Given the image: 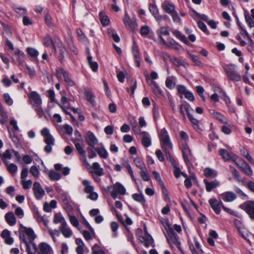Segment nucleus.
Returning <instances> with one entry per match:
<instances>
[{"label":"nucleus","instance_id":"f257e3e1","mask_svg":"<svg viewBox=\"0 0 254 254\" xmlns=\"http://www.w3.org/2000/svg\"><path fill=\"white\" fill-rule=\"evenodd\" d=\"M159 136L161 142L162 148L165 152L166 156L174 167V175L177 178H178L180 177L182 172L171 155V150H172L173 146L171 142L168 132L165 128L160 130Z\"/></svg>","mask_w":254,"mask_h":254},{"label":"nucleus","instance_id":"f03ea898","mask_svg":"<svg viewBox=\"0 0 254 254\" xmlns=\"http://www.w3.org/2000/svg\"><path fill=\"white\" fill-rule=\"evenodd\" d=\"M28 98L37 114L42 118L44 115V112L41 107L42 100L40 95L36 91H32L28 95Z\"/></svg>","mask_w":254,"mask_h":254},{"label":"nucleus","instance_id":"7ed1b4c3","mask_svg":"<svg viewBox=\"0 0 254 254\" xmlns=\"http://www.w3.org/2000/svg\"><path fill=\"white\" fill-rule=\"evenodd\" d=\"M19 232V238L20 240L23 242V238L25 239L33 246L34 250L37 249L35 244L34 243V241L36 238L33 230L30 227H26L24 226L22 224L20 225Z\"/></svg>","mask_w":254,"mask_h":254},{"label":"nucleus","instance_id":"20e7f679","mask_svg":"<svg viewBox=\"0 0 254 254\" xmlns=\"http://www.w3.org/2000/svg\"><path fill=\"white\" fill-rule=\"evenodd\" d=\"M180 112L183 118L185 120L186 119L185 114L183 111V109H185L187 114L188 115V117L192 124L194 128L198 132H199L201 130V128L199 126V121L194 118L191 114V112L193 111V109L191 108L190 105L187 102H185L180 106Z\"/></svg>","mask_w":254,"mask_h":254},{"label":"nucleus","instance_id":"39448f33","mask_svg":"<svg viewBox=\"0 0 254 254\" xmlns=\"http://www.w3.org/2000/svg\"><path fill=\"white\" fill-rule=\"evenodd\" d=\"M41 134L44 137V141L46 144L44 150L45 152L49 153L52 152L53 146L55 145V138L51 134L50 129L44 127L41 130Z\"/></svg>","mask_w":254,"mask_h":254},{"label":"nucleus","instance_id":"423d86ee","mask_svg":"<svg viewBox=\"0 0 254 254\" xmlns=\"http://www.w3.org/2000/svg\"><path fill=\"white\" fill-rule=\"evenodd\" d=\"M82 184L84 186V191L88 194L87 198L92 200H96L98 198L97 192L94 191V187L91 185V182L87 180H84Z\"/></svg>","mask_w":254,"mask_h":254},{"label":"nucleus","instance_id":"0eeeda50","mask_svg":"<svg viewBox=\"0 0 254 254\" xmlns=\"http://www.w3.org/2000/svg\"><path fill=\"white\" fill-rule=\"evenodd\" d=\"M168 237H167V241L171 248H173V246H176L178 249L182 251L181 247V243L179 241L177 235L174 232L172 228H169L167 231Z\"/></svg>","mask_w":254,"mask_h":254},{"label":"nucleus","instance_id":"6e6552de","mask_svg":"<svg viewBox=\"0 0 254 254\" xmlns=\"http://www.w3.org/2000/svg\"><path fill=\"white\" fill-rule=\"evenodd\" d=\"M56 75L59 80L64 77L67 87L76 85L75 82L69 77L67 72L64 68H58L56 71Z\"/></svg>","mask_w":254,"mask_h":254},{"label":"nucleus","instance_id":"1a4fd4ad","mask_svg":"<svg viewBox=\"0 0 254 254\" xmlns=\"http://www.w3.org/2000/svg\"><path fill=\"white\" fill-rule=\"evenodd\" d=\"M72 141L74 144L78 153L81 156L80 159L83 164L85 165L86 167H90V165L88 162L86 158V151L84 150L82 145L80 144L79 142L80 141H74L73 140H72Z\"/></svg>","mask_w":254,"mask_h":254},{"label":"nucleus","instance_id":"9d476101","mask_svg":"<svg viewBox=\"0 0 254 254\" xmlns=\"http://www.w3.org/2000/svg\"><path fill=\"white\" fill-rule=\"evenodd\" d=\"M240 207L249 215L251 219L254 220V201H247L242 203Z\"/></svg>","mask_w":254,"mask_h":254},{"label":"nucleus","instance_id":"9b49d317","mask_svg":"<svg viewBox=\"0 0 254 254\" xmlns=\"http://www.w3.org/2000/svg\"><path fill=\"white\" fill-rule=\"evenodd\" d=\"M228 77L232 81H239L241 79V76L235 70V66L233 64L229 65L225 69Z\"/></svg>","mask_w":254,"mask_h":254},{"label":"nucleus","instance_id":"f8f14e48","mask_svg":"<svg viewBox=\"0 0 254 254\" xmlns=\"http://www.w3.org/2000/svg\"><path fill=\"white\" fill-rule=\"evenodd\" d=\"M181 150L185 163L188 166H190V158H191L192 155L189 146L186 143L182 144Z\"/></svg>","mask_w":254,"mask_h":254},{"label":"nucleus","instance_id":"ddd939ff","mask_svg":"<svg viewBox=\"0 0 254 254\" xmlns=\"http://www.w3.org/2000/svg\"><path fill=\"white\" fill-rule=\"evenodd\" d=\"M33 190L35 198L41 199L45 194L44 190L39 182H35L33 184Z\"/></svg>","mask_w":254,"mask_h":254},{"label":"nucleus","instance_id":"4468645a","mask_svg":"<svg viewBox=\"0 0 254 254\" xmlns=\"http://www.w3.org/2000/svg\"><path fill=\"white\" fill-rule=\"evenodd\" d=\"M209 205L211 208L217 214H219L221 212V207L223 205V202L220 200L218 201L216 198L213 197L208 200Z\"/></svg>","mask_w":254,"mask_h":254},{"label":"nucleus","instance_id":"2eb2a0df","mask_svg":"<svg viewBox=\"0 0 254 254\" xmlns=\"http://www.w3.org/2000/svg\"><path fill=\"white\" fill-rule=\"evenodd\" d=\"M124 23L126 27L130 31H133L137 27V24L135 19H131L127 13L125 14Z\"/></svg>","mask_w":254,"mask_h":254},{"label":"nucleus","instance_id":"dca6fc26","mask_svg":"<svg viewBox=\"0 0 254 254\" xmlns=\"http://www.w3.org/2000/svg\"><path fill=\"white\" fill-rule=\"evenodd\" d=\"M11 53L12 59L16 64L19 65L23 63L25 58V54L23 52L18 49L14 50V51Z\"/></svg>","mask_w":254,"mask_h":254},{"label":"nucleus","instance_id":"f3484780","mask_svg":"<svg viewBox=\"0 0 254 254\" xmlns=\"http://www.w3.org/2000/svg\"><path fill=\"white\" fill-rule=\"evenodd\" d=\"M38 254H53V251L49 245L46 243H41L37 249Z\"/></svg>","mask_w":254,"mask_h":254},{"label":"nucleus","instance_id":"a211bd4d","mask_svg":"<svg viewBox=\"0 0 254 254\" xmlns=\"http://www.w3.org/2000/svg\"><path fill=\"white\" fill-rule=\"evenodd\" d=\"M85 139L88 144L92 148L98 143V139L91 131L87 132Z\"/></svg>","mask_w":254,"mask_h":254},{"label":"nucleus","instance_id":"6ab92c4d","mask_svg":"<svg viewBox=\"0 0 254 254\" xmlns=\"http://www.w3.org/2000/svg\"><path fill=\"white\" fill-rule=\"evenodd\" d=\"M203 183L205 185L206 190L208 192H210L213 189L216 188L220 186L219 182L216 180L212 182H209L207 179H204Z\"/></svg>","mask_w":254,"mask_h":254},{"label":"nucleus","instance_id":"aec40b11","mask_svg":"<svg viewBox=\"0 0 254 254\" xmlns=\"http://www.w3.org/2000/svg\"><path fill=\"white\" fill-rule=\"evenodd\" d=\"M221 198L225 202H232L234 200L237 196L232 191H226L220 195Z\"/></svg>","mask_w":254,"mask_h":254},{"label":"nucleus","instance_id":"412c9836","mask_svg":"<svg viewBox=\"0 0 254 254\" xmlns=\"http://www.w3.org/2000/svg\"><path fill=\"white\" fill-rule=\"evenodd\" d=\"M141 135L142 136L141 143L143 146L145 147L150 146L151 144V140L149 133L144 131H142Z\"/></svg>","mask_w":254,"mask_h":254},{"label":"nucleus","instance_id":"4be33fe9","mask_svg":"<svg viewBox=\"0 0 254 254\" xmlns=\"http://www.w3.org/2000/svg\"><path fill=\"white\" fill-rule=\"evenodd\" d=\"M149 10L157 20H160L163 18V16L159 14V10L155 4L150 3L149 4Z\"/></svg>","mask_w":254,"mask_h":254},{"label":"nucleus","instance_id":"5701e85b","mask_svg":"<svg viewBox=\"0 0 254 254\" xmlns=\"http://www.w3.org/2000/svg\"><path fill=\"white\" fill-rule=\"evenodd\" d=\"M139 240L146 247H148L154 243V240L150 234L146 235L145 237L139 236Z\"/></svg>","mask_w":254,"mask_h":254},{"label":"nucleus","instance_id":"b1692460","mask_svg":"<svg viewBox=\"0 0 254 254\" xmlns=\"http://www.w3.org/2000/svg\"><path fill=\"white\" fill-rule=\"evenodd\" d=\"M163 10L167 13L171 14L175 11V6L168 1H165L162 4Z\"/></svg>","mask_w":254,"mask_h":254},{"label":"nucleus","instance_id":"393cba45","mask_svg":"<svg viewBox=\"0 0 254 254\" xmlns=\"http://www.w3.org/2000/svg\"><path fill=\"white\" fill-rule=\"evenodd\" d=\"M57 41H56V42L57 43V47L59 48L60 52V54L58 57V59L60 62L62 63L64 61V55L65 54L66 50L61 41L59 39L57 40Z\"/></svg>","mask_w":254,"mask_h":254},{"label":"nucleus","instance_id":"a878e982","mask_svg":"<svg viewBox=\"0 0 254 254\" xmlns=\"http://www.w3.org/2000/svg\"><path fill=\"white\" fill-rule=\"evenodd\" d=\"M59 229L62 234L65 238H69L72 235V232L70 228L68 227L67 223L63 226H61L59 228Z\"/></svg>","mask_w":254,"mask_h":254},{"label":"nucleus","instance_id":"bb28decb","mask_svg":"<svg viewBox=\"0 0 254 254\" xmlns=\"http://www.w3.org/2000/svg\"><path fill=\"white\" fill-rule=\"evenodd\" d=\"M34 217L39 223L43 222L46 227H48L49 221L46 215L41 216L40 212L36 210L34 212Z\"/></svg>","mask_w":254,"mask_h":254},{"label":"nucleus","instance_id":"cd10ccee","mask_svg":"<svg viewBox=\"0 0 254 254\" xmlns=\"http://www.w3.org/2000/svg\"><path fill=\"white\" fill-rule=\"evenodd\" d=\"M4 217L6 222L9 226H13L15 225L16 220L13 212H9L6 213Z\"/></svg>","mask_w":254,"mask_h":254},{"label":"nucleus","instance_id":"c85d7f7f","mask_svg":"<svg viewBox=\"0 0 254 254\" xmlns=\"http://www.w3.org/2000/svg\"><path fill=\"white\" fill-rule=\"evenodd\" d=\"M87 168H92L95 172V174L98 176H102L104 174L103 169L101 167L100 164L98 162H94L90 167H87Z\"/></svg>","mask_w":254,"mask_h":254},{"label":"nucleus","instance_id":"c756f323","mask_svg":"<svg viewBox=\"0 0 254 254\" xmlns=\"http://www.w3.org/2000/svg\"><path fill=\"white\" fill-rule=\"evenodd\" d=\"M219 154L222 156L223 159L226 161H229L230 160H233V159H234V156H235V155L233 154V153L228 152V151L224 149H221L219 150Z\"/></svg>","mask_w":254,"mask_h":254},{"label":"nucleus","instance_id":"7c9ffc66","mask_svg":"<svg viewBox=\"0 0 254 254\" xmlns=\"http://www.w3.org/2000/svg\"><path fill=\"white\" fill-rule=\"evenodd\" d=\"M210 113L214 118L220 121L221 122L223 123H228V120H227V119L221 114L215 112L214 110L210 111Z\"/></svg>","mask_w":254,"mask_h":254},{"label":"nucleus","instance_id":"2f4dec72","mask_svg":"<svg viewBox=\"0 0 254 254\" xmlns=\"http://www.w3.org/2000/svg\"><path fill=\"white\" fill-rule=\"evenodd\" d=\"M149 85L151 86L152 91L154 94L156 95H162L163 94V91L160 88V87L158 85L157 83L154 81H151L149 83Z\"/></svg>","mask_w":254,"mask_h":254},{"label":"nucleus","instance_id":"473e14b6","mask_svg":"<svg viewBox=\"0 0 254 254\" xmlns=\"http://www.w3.org/2000/svg\"><path fill=\"white\" fill-rule=\"evenodd\" d=\"M241 154L245 157L252 164L254 165V160L250 155L248 150L243 146H241L240 148Z\"/></svg>","mask_w":254,"mask_h":254},{"label":"nucleus","instance_id":"72a5a7b5","mask_svg":"<svg viewBox=\"0 0 254 254\" xmlns=\"http://www.w3.org/2000/svg\"><path fill=\"white\" fill-rule=\"evenodd\" d=\"M53 222L55 224L61 223V226H63L66 223L65 219L61 213H56L55 214Z\"/></svg>","mask_w":254,"mask_h":254},{"label":"nucleus","instance_id":"f704fd0d","mask_svg":"<svg viewBox=\"0 0 254 254\" xmlns=\"http://www.w3.org/2000/svg\"><path fill=\"white\" fill-rule=\"evenodd\" d=\"M12 152H14L13 150L7 149L3 154L0 153V156L5 163L11 158Z\"/></svg>","mask_w":254,"mask_h":254},{"label":"nucleus","instance_id":"c9c22d12","mask_svg":"<svg viewBox=\"0 0 254 254\" xmlns=\"http://www.w3.org/2000/svg\"><path fill=\"white\" fill-rule=\"evenodd\" d=\"M100 20L104 26H107L110 24V19L104 12H100L99 13Z\"/></svg>","mask_w":254,"mask_h":254},{"label":"nucleus","instance_id":"e433bc0d","mask_svg":"<svg viewBox=\"0 0 254 254\" xmlns=\"http://www.w3.org/2000/svg\"><path fill=\"white\" fill-rule=\"evenodd\" d=\"M84 94L86 98V100L92 105L95 106L96 102L95 101V97L93 93L89 90H85Z\"/></svg>","mask_w":254,"mask_h":254},{"label":"nucleus","instance_id":"4c0bfd02","mask_svg":"<svg viewBox=\"0 0 254 254\" xmlns=\"http://www.w3.org/2000/svg\"><path fill=\"white\" fill-rule=\"evenodd\" d=\"M203 174L205 177L212 178L216 177L217 175V172L210 168H206L204 170Z\"/></svg>","mask_w":254,"mask_h":254},{"label":"nucleus","instance_id":"58836bf2","mask_svg":"<svg viewBox=\"0 0 254 254\" xmlns=\"http://www.w3.org/2000/svg\"><path fill=\"white\" fill-rule=\"evenodd\" d=\"M95 150L101 158L107 159L108 157V153L105 148L97 147Z\"/></svg>","mask_w":254,"mask_h":254},{"label":"nucleus","instance_id":"ea45409f","mask_svg":"<svg viewBox=\"0 0 254 254\" xmlns=\"http://www.w3.org/2000/svg\"><path fill=\"white\" fill-rule=\"evenodd\" d=\"M172 33L178 39L184 42V43L188 44L189 42L187 40V38L185 35H183L180 31L177 30H174L172 31Z\"/></svg>","mask_w":254,"mask_h":254},{"label":"nucleus","instance_id":"a19ab883","mask_svg":"<svg viewBox=\"0 0 254 254\" xmlns=\"http://www.w3.org/2000/svg\"><path fill=\"white\" fill-rule=\"evenodd\" d=\"M49 178L52 181H58L62 178V175L60 173L56 172L54 170H51L48 173Z\"/></svg>","mask_w":254,"mask_h":254},{"label":"nucleus","instance_id":"79ce46f5","mask_svg":"<svg viewBox=\"0 0 254 254\" xmlns=\"http://www.w3.org/2000/svg\"><path fill=\"white\" fill-rule=\"evenodd\" d=\"M233 161L240 169H241L243 166H246V165L248 164L244 159L239 158L236 155L234 156Z\"/></svg>","mask_w":254,"mask_h":254},{"label":"nucleus","instance_id":"37998d69","mask_svg":"<svg viewBox=\"0 0 254 254\" xmlns=\"http://www.w3.org/2000/svg\"><path fill=\"white\" fill-rule=\"evenodd\" d=\"M113 186L114 189L118 193L122 195H124L126 193V189L121 183L117 182Z\"/></svg>","mask_w":254,"mask_h":254},{"label":"nucleus","instance_id":"c03bdc74","mask_svg":"<svg viewBox=\"0 0 254 254\" xmlns=\"http://www.w3.org/2000/svg\"><path fill=\"white\" fill-rule=\"evenodd\" d=\"M91 250V254H106L98 244H95L92 247Z\"/></svg>","mask_w":254,"mask_h":254},{"label":"nucleus","instance_id":"a18cd8bd","mask_svg":"<svg viewBox=\"0 0 254 254\" xmlns=\"http://www.w3.org/2000/svg\"><path fill=\"white\" fill-rule=\"evenodd\" d=\"M88 63L90 67L94 72H96L98 68V65L97 62L92 61V57L89 56L87 57Z\"/></svg>","mask_w":254,"mask_h":254},{"label":"nucleus","instance_id":"49530a36","mask_svg":"<svg viewBox=\"0 0 254 254\" xmlns=\"http://www.w3.org/2000/svg\"><path fill=\"white\" fill-rule=\"evenodd\" d=\"M132 197L134 200L139 202L142 205H143L145 202V199L142 193H134L132 194Z\"/></svg>","mask_w":254,"mask_h":254},{"label":"nucleus","instance_id":"de8ad7c7","mask_svg":"<svg viewBox=\"0 0 254 254\" xmlns=\"http://www.w3.org/2000/svg\"><path fill=\"white\" fill-rule=\"evenodd\" d=\"M175 79V77L173 76L167 77L165 82L166 87L169 89H172L175 85L174 81Z\"/></svg>","mask_w":254,"mask_h":254},{"label":"nucleus","instance_id":"09e8293b","mask_svg":"<svg viewBox=\"0 0 254 254\" xmlns=\"http://www.w3.org/2000/svg\"><path fill=\"white\" fill-rule=\"evenodd\" d=\"M139 174L144 181H149L150 180V176L148 172L146 167L141 169Z\"/></svg>","mask_w":254,"mask_h":254},{"label":"nucleus","instance_id":"8fccbe9b","mask_svg":"<svg viewBox=\"0 0 254 254\" xmlns=\"http://www.w3.org/2000/svg\"><path fill=\"white\" fill-rule=\"evenodd\" d=\"M58 129L62 131L64 133L71 134L72 132L73 129L71 126L69 125H66L63 126H59L58 127Z\"/></svg>","mask_w":254,"mask_h":254},{"label":"nucleus","instance_id":"3c124183","mask_svg":"<svg viewBox=\"0 0 254 254\" xmlns=\"http://www.w3.org/2000/svg\"><path fill=\"white\" fill-rule=\"evenodd\" d=\"M27 52L28 54L34 59V60L38 61V56L39 55V52L37 50L34 48H28L27 49Z\"/></svg>","mask_w":254,"mask_h":254},{"label":"nucleus","instance_id":"603ef678","mask_svg":"<svg viewBox=\"0 0 254 254\" xmlns=\"http://www.w3.org/2000/svg\"><path fill=\"white\" fill-rule=\"evenodd\" d=\"M45 21L47 25L50 28H53L54 27L53 18L51 15L48 13H47L45 16Z\"/></svg>","mask_w":254,"mask_h":254},{"label":"nucleus","instance_id":"864d4df0","mask_svg":"<svg viewBox=\"0 0 254 254\" xmlns=\"http://www.w3.org/2000/svg\"><path fill=\"white\" fill-rule=\"evenodd\" d=\"M240 169L243 173L249 176H251L253 174V170L248 164H246V166H243Z\"/></svg>","mask_w":254,"mask_h":254},{"label":"nucleus","instance_id":"5fc2aeb1","mask_svg":"<svg viewBox=\"0 0 254 254\" xmlns=\"http://www.w3.org/2000/svg\"><path fill=\"white\" fill-rule=\"evenodd\" d=\"M134 162L136 166L140 170L146 167V166L143 162L142 159L139 157L135 158L134 159Z\"/></svg>","mask_w":254,"mask_h":254},{"label":"nucleus","instance_id":"6e6d98bb","mask_svg":"<svg viewBox=\"0 0 254 254\" xmlns=\"http://www.w3.org/2000/svg\"><path fill=\"white\" fill-rule=\"evenodd\" d=\"M245 17L247 24L251 28L254 27V21L250 17L249 12L248 11H245L244 12Z\"/></svg>","mask_w":254,"mask_h":254},{"label":"nucleus","instance_id":"4d7b16f0","mask_svg":"<svg viewBox=\"0 0 254 254\" xmlns=\"http://www.w3.org/2000/svg\"><path fill=\"white\" fill-rule=\"evenodd\" d=\"M76 33L79 37V39L83 43H87L88 40L85 35L84 34L81 29H77L76 30Z\"/></svg>","mask_w":254,"mask_h":254},{"label":"nucleus","instance_id":"13d9d810","mask_svg":"<svg viewBox=\"0 0 254 254\" xmlns=\"http://www.w3.org/2000/svg\"><path fill=\"white\" fill-rule=\"evenodd\" d=\"M44 45L47 47H49L51 45L52 46L53 49L56 52V48L55 45L53 43V42L50 36H47L44 39Z\"/></svg>","mask_w":254,"mask_h":254},{"label":"nucleus","instance_id":"bf43d9fd","mask_svg":"<svg viewBox=\"0 0 254 254\" xmlns=\"http://www.w3.org/2000/svg\"><path fill=\"white\" fill-rule=\"evenodd\" d=\"M132 53L134 59L140 58L138 47L135 42H133L132 48Z\"/></svg>","mask_w":254,"mask_h":254},{"label":"nucleus","instance_id":"052dcab7","mask_svg":"<svg viewBox=\"0 0 254 254\" xmlns=\"http://www.w3.org/2000/svg\"><path fill=\"white\" fill-rule=\"evenodd\" d=\"M21 185L23 187V188L24 190L29 189L32 185V181L31 180H22L21 181Z\"/></svg>","mask_w":254,"mask_h":254},{"label":"nucleus","instance_id":"680f3d73","mask_svg":"<svg viewBox=\"0 0 254 254\" xmlns=\"http://www.w3.org/2000/svg\"><path fill=\"white\" fill-rule=\"evenodd\" d=\"M5 164L7 166L8 171L10 173L13 174L17 172V167L16 165H15L13 163H8V162L5 163Z\"/></svg>","mask_w":254,"mask_h":254},{"label":"nucleus","instance_id":"e2e57ef3","mask_svg":"<svg viewBox=\"0 0 254 254\" xmlns=\"http://www.w3.org/2000/svg\"><path fill=\"white\" fill-rule=\"evenodd\" d=\"M234 223L236 227L237 228L240 233H242V230L244 229V226L241 221L238 219H234Z\"/></svg>","mask_w":254,"mask_h":254},{"label":"nucleus","instance_id":"0e129e2a","mask_svg":"<svg viewBox=\"0 0 254 254\" xmlns=\"http://www.w3.org/2000/svg\"><path fill=\"white\" fill-rule=\"evenodd\" d=\"M111 228L112 231L113 232V236L116 237L117 236V230L119 229V225L116 222H112L111 223Z\"/></svg>","mask_w":254,"mask_h":254},{"label":"nucleus","instance_id":"69168bd1","mask_svg":"<svg viewBox=\"0 0 254 254\" xmlns=\"http://www.w3.org/2000/svg\"><path fill=\"white\" fill-rule=\"evenodd\" d=\"M30 172L32 174V175L35 178H38L39 176L40 172L37 168V167L35 166H32L31 167L30 169Z\"/></svg>","mask_w":254,"mask_h":254},{"label":"nucleus","instance_id":"338daca9","mask_svg":"<svg viewBox=\"0 0 254 254\" xmlns=\"http://www.w3.org/2000/svg\"><path fill=\"white\" fill-rule=\"evenodd\" d=\"M157 34L158 36H167L169 35V31L167 30V29L166 27H162L158 30Z\"/></svg>","mask_w":254,"mask_h":254},{"label":"nucleus","instance_id":"774afa93","mask_svg":"<svg viewBox=\"0 0 254 254\" xmlns=\"http://www.w3.org/2000/svg\"><path fill=\"white\" fill-rule=\"evenodd\" d=\"M52 121L54 124L57 125L56 124L60 123L62 122V118L59 114H55L52 119Z\"/></svg>","mask_w":254,"mask_h":254}]
</instances>
